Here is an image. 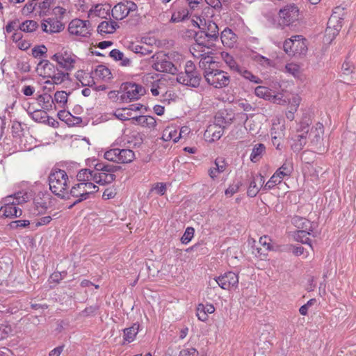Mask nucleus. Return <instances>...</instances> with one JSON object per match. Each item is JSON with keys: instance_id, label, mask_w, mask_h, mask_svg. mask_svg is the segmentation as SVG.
I'll return each mask as SVG.
<instances>
[{"instance_id": "nucleus-42", "label": "nucleus", "mask_w": 356, "mask_h": 356, "mask_svg": "<svg viewBox=\"0 0 356 356\" xmlns=\"http://www.w3.org/2000/svg\"><path fill=\"white\" fill-rule=\"evenodd\" d=\"M31 197V195L26 191H19L15 194L13 201L16 204H20L28 202Z\"/></svg>"}, {"instance_id": "nucleus-23", "label": "nucleus", "mask_w": 356, "mask_h": 356, "mask_svg": "<svg viewBox=\"0 0 356 356\" xmlns=\"http://www.w3.org/2000/svg\"><path fill=\"white\" fill-rule=\"evenodd\" d=\"M215 312V308L212 305H204L199 304L197 308V316L199 320L206 321L208 319L207 314H212Z\"/></svg>"}, {"instance_id": "nucleus-29", "label": "nucleus", "mask_w": 356, "mask_h": 356, "mask_svg": "<svg viewBox=\"0 0 356 356\" xmlns=\"http://www.w3.org/2000/svg\"><path fill=\"white\" fill-rule=\"evenodd\" d=\"M45 22L48 24L49 33H59L64 29V25L56 18H48Z\"/></svg>"}, {"instance_id": "nucleus-62", "label": "nucleus", "mask_w": 356, "mask_h": 356, "mask_svg": "<svg viewBox=\"0 0 356 356\" xmlns=\"http://www.w3.org/2000/svg\"><path fill=\"white\" fill-rule=\"evenodd\" d=\"M306 143L307 140L305 138H298L297 141L292 145V148L294 151L299 152L303 148Z\"/></svg>"}, {"instance_id": "nucleus-38", "label": "nucleus", "mask_w": 356, "mask_h": 356, "mask_svg": "<svg viewBox=\"0 0 356 356\" xmlns=\"http://www.w3.org/2000/svg\"><path fill=\"white\" fill-rule=\"evenodd\" d=\"M282 177L280 176L278 173L275 172L273 174V175L270 178V179L267 181V183L264 185L263 189L264 191L270 190L276 185L280 184L282 181Z\"/></svg>"}, {"instance_id": "nucleus-59", "label": "nucleus", "mask_w": 356, "mask_h": 356, "mask_svg": "<svg viewBox=\"0 0 356 356\" xmlns=\"http://www.w3.org/2000/svg\"><path fill=\"white\" fill-rule=\"evenodd\" d=\"M116 152H116L115 148L108 149L104 153V157L105 159H106L109 161H112V162H115V163H118V159H116V157H115Z\"/></svg>"}, {"instance_id": "nucleus-18", "label": "nucleus", "mask_w": 356, "mask_h": 356, "mask_svg": "<svg viewBox=\"0 0 356 356\" xmlns=\"http://www.w3.org/2000/svg\"><path fill=\"white\" fill-rule=\"evenodd\" d=\"M224 128L218 125H209L204 133V136L210 138V141L214 142L219 140L222 136Z\"/></svg>"}, {"instance_id": "nucleus-53", "label": "nucleus", "mask_w": 356, "mask_h": 356, "mask_svg": "<svg viewBox=\"0 0 356 356\" xmlns=\"http://www.w3.org/2000/svg\"><path fill=\"white\" fill-rule=\"evenodd\" d=\"M47 48L44 45L36 46L32 49V55L35 58H39L47 53Z\"/></svg>"}, {"instance_id": "nucleus-44", "label": "nucleus", "mask_w": 356, "mask_h": 356, "mask_svg": "<svg viewBox=\"0 0 356 356\" xmlns=\"http://www.w3.org/2000/svg\"><path fill=\"white\" fill-rule=\"evenodd\" d=\"M157 78H159V76L156 74H152L149 73L144 74L141 78L142 83L144 85L143 87H145L146 90L148 89L152 84L155 83V80Z\"/></svg>"}, {"instance_id": "nucleus-50", "label": "nucleus", "mask_w": 356, "mask_h": 356, "mask_svg": "<svg viewBox=\"0 0 356 356\" xmlns=\"http://www.w3.org/2000/svg\"><path fill=\"white\" fill-rule=\"evenodd\" d=\"M225 61L227 64L230 70L234 72H236L237 68L240 67V65L235 61V60L228 54H227L226 56L225 57Z\"/></svg>"}, {"instance_id": "nucleus-45", "label": "nucleus", "mask_w": 356, "mask_h": 356, "mask_svg": "<svg viewBox=\"0 0 356 356\" xmlns=\"http://www.w3.org/2000/svg\"><path fill=\"white\" fill-rule=\"evenodd\" d=\"M54 102L60 104L62 107L65 106L67 101V94L65 91H57L54 95Z\"/></svg>"}, {"instance_id": "nucleus-15", "label": "nucleus", "mask_w": 356, "mask_h": 356, "mask_svg": "<svg viewBox=\"0 0 356 356\" xmlns=\"http://www.w3.org/2000/svg\"><path fill=\"white\" fill-rule=\"evenodd\" d=\"M22 214V209L17 207L14 201L12 203L6 204L0 208V217L17 218L21 216Z\"/></svg>"}, {"instance_id": "nucleus-1", "label": "nucleus", "mask_w": 356, "mask_h": 356, "mask_svg": "<svg viewBox=\"0 0 356 356\" xmlns=\"http://www.w3.org/2000/svg\"><path fill=\"white\" fill-rule=\"evenodd\" d=\"M48 179L51 191L61 199L65 198L69 188V178L66 172L60 169H53Z\"/></svg>"}, {"instance_id": "nucleus-47", "label": "nucleus", "mask_w": 356, "mask_h": 356, "mask_svg": "<svg viewBox=\"0 0 356 356\" xmlns=\"http://www.w3.org/2000/svg\"><path fill=\"white\" fill-rule=\"evenodd\" d=\"M31 116L33 120L38 122H43L47 118V114L42 110H37L31 113Z\"/></svg>"}, {"instance_id": "nucleus-3", "label": "nucleus", "mask_w": 356, "mask_h": 356, "mask_svg": "<svg viewBox=\"0 0 356 356\" xmlns=\"http://www.w3.org/2000/svg\"><path fill=\"white\" fill-rule=\"evenodd\" d=\"M120 169V165L97 163L95 165V182L100 185L111 184L115 179L114 173Z\"/></svg>"}, {"instance_id": "nucleus-7", "label": "nucleus", "mask_w": 356, "mask_h": 356, "mask_svg": "<svg viewBox=\"0 0 356 356\" xmlns=\"http://www.w3.org/2000/svg\"><path fill=\"white\" fill-rule=\"evenodd\" d=\"M68 31L71 35L77 37H88L91 31L90 22L88 20L74 19L70 23Z\"/></svg>"}, {"instance_id": "nucleus-60", "label": "nucleus", "mask_w": 356, "mask_h": 356, "mask_svg": "<svg viewBox=\"0 0 356 356\" xmlns=\"http://www.w3.org/2000/svg\"><path fill=\"white\" fill-rule=\"evenodd\" d=\"M85 188H87L88 192V198L89 197V195L93 193H95L98 191L99 188L96 185H95L91 181L88 182H82Z\"/></svg>"}, {"instance_id": "nucleus-12", "label": "nucleus", "mask_w": 356, "mask_h": 356, "mask_svg": "<svg viewBox=\"0 0 356 356\" xmlns=\"http://www.w3.org/2000/svg\"><path fill=\"white\" fill-rule=\"evenodd\" d=\"M218 285L223 289L230 290L236 288L238 284V275L233 272H227L215 280Z\"/></svg>"}, {"instance_id": "nucleus-32", "label": "nucleus", "mask_w": 356, "mask_h": 356, "mask_svg": "<svg viewBox=\"0 0 356 356\" xmlns=\"http://www.w3.org/2000/svg\"><path fill=\"white\" fill-rule=\"evenodd\" d=\"M259 244L262 248H257V252L260 254H265V251H268L272 249L271 239L268 236H263L259 238Z\"/></svg>"}, {"instance_id": "nucleus-49", "label": "nucleus", "mask_w": 356, "mask_h": 356, "mask_svg": "<svg viewBox=\"0 0 356 356\" xmlns=\"http://www.w3.org/2000/svg\"><path fill=\"white\" fill-rule=\"evenodd\" d=\"M127 111V108L118 109L115 113V117L120 120H129V117L131 116V112H126Z\"/></svg>"}, {"instance_id": "nucleus-20", "label": "nucleus", "mask_w": 356, "mask_h": 356, "mask_svg": "<svg viewBox=\"0 0 356 356\" xmlns=\"http://www.w3.org/2000/svg\"><path fill=\"white\" fill-rule=\"evenodd\" d=\"M139 327H140V325L138 323H134L131 327L123 330L124 343H131L135 339V338L139 331Z\"/></svg>"}, {"instance_id": "nucleus-37", "label": "nucleus", "mask_w": 356, "mask_h": 356, "mask_svg": "<svg viewBox=\"0 0 356 356\" xmlns=\"http://www.w3.org/2000/svg\"><path fill=\"white\" fill-rule=\"evenodd\" d=\"M33 204L35 209L38 211L37 213H35L37 215L44 213L47 209V201L40 197V195H37L34 198Z\"/></svg>"}, {"instance_id": "nucleus-36", "label": "nucleus", "mask_w": 356, "mask_h": 356, "mask_svg": "<svg viewBox=\"0 0 356 356\" xmlns=\"http://www.w3.org/2000/svg\"><path fill=\"white\" fill-rule=\"evenodd\" d=\"M293 170V164L290 161H285L282 165L276 170V172L281 177L282 179L284 177H289L291 175Z\"/></svg>"}, {"instance_id": "nucleus-27", "label": "nucleus", "mask_w": 356, "mask_h": 356, "mask_svg": "<svg viewBox=\"0 0 356 356\" xmlns=\"http://www.w3.org/2000/svg\"><path fill=\"white\" fill-rule=\"evenodd\" d=\"M194 39L195 40V44L207 47V49L209 48L211 45V42H213L211 40H209L207 35L204 31L196 32L194 35Z\"/></svg>"}, {"instance_id": "nucleus-16", "label": "nucleus", "mask_w": 356, "mask_h": 356, "mask_svg": "<svg viewBox=\"0 0 356 356\" xmlns=\"http://www.w3.org/2000/svg\"><path fill=\"white\" fill-rule=\"evenodd\" d=\"M293 51L292 55H304L307 51V44L306 39L302 35H295L293 37Z\"/></svg>"}, {"instance_id": "nucleus-33", "label": "nucleus", "mask_w": 356, "mask_h": 356, "mask_svg": "<svg viewBox=\"0 0 356 356\" xmlns=\"http://www.w3.org/2000/svg\"><path fill=\"white\" fill-rule=\"evenodd\" d=\"M95 74L99 79L107 81L111 79V72L110 70L104 65H98L95 71Z\"/></svg>"}, {"instance_id": "nucleus-19", "label": "nucleus", "mask_w": 356, "mask_h": 356, "mask_svg": "<svg viewBox=\"0 0 356 356\" xmlns=\"http://www.w3.org/2000/svg\"><path fill=\"white\" fill-rule=\"evenodd\" d=\"M220 40L224 46L233 47L236 42V35L230 29L226 28L221 32Z\"/></svg>"}, {"instance_id": "nucleus-39", "label": "nucleus", "mask_w": 356, "mask_h": 356, "mask_svg": "<svg viewBox=\"0 0 356 356\" xmlns=\"http://www.w3.org/2000/svg\"><path fill=\"white\" fill-rule=\"evenodd\" d=\"M255 95L260 98L268 100L271 97V90L267 87L259 86L255 88Z\"/></svg>"}, {"instance_id": "nucleus-54", "label": "nucleus", "mask_w": 356, "mask_h": 356, "mask_svg": "<svg viewBox=\"0 0 356 356\" xmlns=\"http://www.w3.org/2000/svg\"><path fill=\"white\" fill-rule=\"evenodd\" d=\"M151 191L157 195H163L166 191V184L164 183H156L153 186Z\"/></svg>"}, {"instance_id": "nucleus-31", "label": "nucleus", "mask_w": 356, "mask_h": 356, "mask_svg": "<svg viewBox=\"0 0 356 356\" xmlns=\"http://www.w3.org/2000/svg\"><path fill=\"white\" fill-rule=\"evenodd\" d=\"M135 159L134 152L129 149H122V154L118 159V163H129Z\"/></svg>"}, {"instance_id": "nucleus-48", "label": "nucleus", "mask_w": 356, "mask_h": 356, "mask_svg": "<svg viewBox=\"0 0 356 356\" xmlns=\"http://www.w3.org/2000/svg\"><path fill=\"white\" fill-rule=\"evenodd\" d=\"M195 232L194 228L191 227H188L186 229L182 237L181 238V241L184 244H187L189 243L192 238L193 237Z\"/></svg>"}, {"instance_id": "nucleus-2", "label": "nucleus", "mask_w": 356, "mask_h": 356, "mask_svg": "<svg viewBox=\"0 0 356 356\" xmlns=\"http://www.w3.org/2000/svg\"><path fill=\"white\" fill-rule=\"evenodd\" d=\"M201 80V74L191 60L186 63L184 72H179L177 75V81L179 83L191 88L199 87Z\"/></svg>"}, {"instance_id": "nucleus-46", "label": "nucleus", "mask_w": 356, "mask_h": 356, "mask_svg": "<svg viewBox=\"0 0 356 356\" xmlns=\"http://www.w3.org/2000/svg\"><path fill=\"white\" fill-rule=\"evenodd\" d=\"M133 51L136 54L148 55L153 52V47L152 46L136 45L134 47Z\"/></svg>"}, {"instance_id": "nucleus-8", "label": "nucleus", "mask_w": 356, "mask_h": 356, "mask_svg": "<svg viewBox=\"0 0 356 356\" xmlns=\"http://www.w3.org/2000/svg\"><path fill=\"white\" fill-rule=\"evenodd\" d=\"M324 126L322 123L318 122L315 127L311 129L309 137L311 138V145L319 153H323L326 150L323 145Z\"/></svg>"}, {"instance_id": "nucleus-13", "label": "nucleus", "mask_w": 356, "mask_h": 356, "mask_svg": "<svg viewBox=\"0 0 356 356\" xmlns=\"http://www.w3.org/2000/svg\"><path fill=\"white\" fill-rule=\"evenodd\" d=\"M293 224L297 227L298 231L297 238L305 237L306 235H310L312 232V223L306 218L295 216L292 219Z\"/></svg>"}, {"instance_id": "nucleus-41", "label": "nucleus", "mask_w": 356, "mask_h": 356, "mask_svg": "<svg viewBox=\"0 0 356 356\" xmlns=\"http://www.w3.org/2000/svg\"><path fill=\"white\" fill-rule=\"evenodd\" d=\"M37 99L39 103H42V108L47 110H49L54 103L51 96L47 93L39 95Z\"/></svg>"}, {"instance_id": "nucleus-28", "label": "nucleus", "mask_w": 356, "mask_h": 356, "mask_svg": "<svg viewBox=\"0 0 356 356\" xmlns=\"http://www.w3.org/2000/svg\"><path fill=\"white\" fill-rule=\"evenodd\" d=\"M95 170H91L90 169H82L81 170L77 175V180L79 183L82 182H88V181H95Z\"/></svg>"}, {"instance_id": "nucleus-57", "label": "nucleus", "mask_w": 356, "mask_h": 356, "mask_svg": "<svg viewBox=\"0 0 356 356\" xmlns=\"http://www.w3.org/2000/svg\"><path fill=\"white\" fill-rule=\"evenodd\" d=\"M243 185L242 182L238 181L236 184L230 185L226 190H225V195L228 196H232L234 194L237 193L240 188V187Z\"/></svg>"}, {"instance_id": "nucleus-56", "label": "nucleus", "mask_w": 356, "mask_h": 356, "mask_svg": "<svg viewBox=\"0 0 356 356\" xmlns=\"http://www.w3.org/2000/svg\"><path fill=\"white\" fill-rule=\"evenodd\" d=\"M253 60L264 66H270L272 61L266 57L257 54L254 56Z\"/></svg>"}, {"instance_id": "nucleus-17", "label": "nucleus", "mask_w": 356, "mask_h": 356, "mask_svg": "<svg viewBox=\"0 0 356 356\" xmlns=\"http://www.w3.org/2000/svg\"><path fill=\"white\" fill-rule=\"evenodd\" d=\"M257 181L259 182L260 186H263L265 181L264 177L262 176L261 174H259L252 177V180L250 181L249 187L248 188V196L250 197H254L258 194L260 188L257 184Z\"/></svg>"}, {"instance_id": "nucleus-26", "label": "nucleus", "mask_w": 356, "mask_h": 356, "mask_svg": "<svg viewBox=\"0 0 356 356\" xmlns=\"http://www.w3.org/2000/svg\"><path fill=\"white\" fill-rule=\"evenodd\" d=\"M138 124L145 127L154 128L156 126V122L154 118L152 116L140 115L132 118Z\"/></svg>"}, {"instance_id": "nucleus-61", "label": "nucleus", "mask_w": 356, "mask_h": 356, "mask_svg": "<svg viewBox=\"0 0 356 356\" xmlns=\"http://www.w3.org/2000/svg\"><path fill=\"white\" fill-rule=\"evenodd\" d=\"M354 67L348 62L345 61L341 67L342 74L348 76L353 72Z\"/></svg>"}, {"instance_id": "nucleus-63", "label": "nucleus", "mask_w": 356, "mask_h": 356, "mask_svg": "<svg viewBox=\"0 0 356 356\" xmlns=\"http://www.w3.org/2000/svg\"><path fill=\"white\" fill-rule=\"evenodd\" d=\"M293 37H292V38L286 40L284 42V45H283L284 51L289 55H292L293 45Z\"/></svg>"}, {"instance_id": "nucleus-9", "label": "nucleus", "mask_w": 356, "mask_h": 356, "mask_svg": "<svg viewBox=\"0 0 356 356\" xmlns=\"http://www.w3.org/2000/svg\"><path fill=\"white\" fill-rule=\"evenodd\" d=\"M51 59L57 62L60 67L66 71H70L74 67L76 56L70 51H65L55 54L52 56Z\"/></svg>"}, {"instance_id": "nucleus-10", "label": "nucleus", "mask_w": 356, "mask_h": 356, "mask_svg": "<svg viewBox=\"0 0 356 356\" xmlns=\"http://www.w3.org/2000/svg\"><path fill=\"white\" fill-rule=\"evenodd\" d=\"M137 5L131 1H126L116 4L112 9V17L116 20H122L125 18L130 12L135 11Z\"/></svg>"}, {"instance_id": "nucleus-4", "label": "nucleus", "mask_w": 356, "mask_h": 356, "mask_svg": "<svg viewBox=\"0 0 356 356\" xmlns=\"http://www.w3.org/2000/svg\"><path fill=\"white\" fill-rule=\"evenodd\" d=\"M207 83L217 89L226 88L229 85L231 79L227 72L218 69L204 71Z\"/></svg>"}, {"instance_id": "nucleus-24", "label": "nucleus", "mask_w": 356, "mask_h": 356, "mask_svg": "<svg viewBox=\"0 0 356 356\" xmlns=\"http://www.w3.org/2000/svg\"><path fill=\"white\" fill-rule=\"evenodd\" d=\"M181 138V132H179L174 127H166L162 134V139L164 141L173 140L174 143H177Z\"/></svg>"}, {"instance_id": "nucleus-55", "label": "nucleus", "mask_w": 356, "mask_h": 356, "mask_svg": "<svg viewBox=\"0 0 356 356\" xmlns=\"http://www.w3.org/2000/svg\"><path fill=\"white\" fill-rule=\"evenodd\" d=\"M99 307L97 305H91L90 307H86L81 312V315L84 317L90 316L94 315L97 311L99 309Z\"/></svg>"}, {"instance_id": "nucleus-22", "label": "nucleus", "mask_w": 356, "mask_h": 356, "mask_svg": "<svg viewBox=\"0 0 356 356\" xmlns=\"http://www.w3.org/2000/svg\"><path fill=\"white\" fill-rule=\"evenodd\" d=\"M118 27L115 22L103 21L99 24L97 31L100 34H111L114 33Z\"/></svg>"}, {"instance_id": "nucleus-14", "label": "nucleus", "mask_w": 356, "mask_h": 356, "mask_svg": "<svg viewBox=\"0 0 356 356\" xmlns=\"http://www.w3.org/2000/svg\"><path fill=\"white\" fill-rule=\"evenodd\" d=\"M87 188H85L83 183H79L74 186L72 187L70 191V195L73 197L77 198L72 204H71L69 208H72L75 204L82 202L88 199V192Z\"/></svg>"}, {"instance_id": "nucleus-52", "label": "nucleus", "mask_w": 356, "mask_h": 356, "mask_svg": "<svg viewBox=\"0 0 356 356\" xmlns=\"http://www.w3.org/2000/svg\"><path fill=\"white\" fill-rule=\"evenodd\" d=\"M30 225V221L28 220H17L10 222V225L13 229L25 228Z\"/></svg>"}, {"instance_id": "nucleus-25", "label": "nucleus", "mask_w": 356, "mask_h": 356, "mask_svg": "<svg viewBox=\"0 0 356 356\" xmlns=\"http://www.w3.org/2000/svg\"><path fill=\"white\" fill-rule=\"evenodd\" d=\"M206 26H207V29L206 30L204 31L206 32V34L207 35V38H209V40H211L212 42L213 41H216V40H218V36H219V33H218V27L217 26V24L211 21V20H209L207 23H206Z\"/></svg>"}, {"instance_id": "nucleus-5", "label": "nucleus", "mask_w": 356, "mask_h": 356, "mask_svg": "<svg viewBox=\"0 0 356 356\" xmlns=\"http://www.w3.org/2000/svg\"><path fill=\"white\" fill-rule=\"evenodd\" d=\"M151 59L153 62L152 67L157 72L176 74L178 72L177 67L171 62L166 55L163 53L154 54Z\"/></svg>"}, {"instance_id": "nucleus-21", "label": "nucleus", "mask_w": 356, "mask_h": 356, "mask_svg": "<svg viewBox=\"0 0 356 356\" xmlns=\"http://www.w3.org/2000/svg\"><path fill=\"white\" fill-rule=\"evenodd\" d=\"M38 70H41V75L51 77L55 72L54 65L47 60H41L38 65Z\"/></svg>"}, {"instance_id": "nucleus-40", "label": "nucleus", "mask_w": 356, "mask_h": 356, "mask_svg": "<svg viewBox=\"0 0 356 356\" xmlns=\"http://www.w3.org/2000/svg\"><path fill=\"white\" fill-rule=\"evenodd\" d=\"M50 78L54 84H60L65 80L69 79L70 74L68 72H63L58 70L57 72L55 71L54 74Z\"/></svg>"}, {"instance_id": "nucleus-6", "label": "nucleus", "mask_w": 356, "mask_h": 356, "mask_svg": "<svg viewBox=\"0 0 356 356\" xmlns=\"http://www.w3.org/2000/svg\"><path fill=\"white\" fill-rule=\"evenodd\" d=\"M147 92L145 87L135 83H125L123 85V93L120 99L123 102H129L138 100Z\"/></svg>"}, {"instance_id": "nucleus-64", "label": "nucleus", "mask_w": 356, "mask_h": 356, "mask_svg": "<svg viewBox=\"0 0 356 356\" xmlns=\"http://www.w3.org/2000/svg\"><path fill=\"white\" fill-rule=\"evenodd\" d=\"M52 218L50 216H44L42 218H40L35 222V227L37 228L40 226L46 225H48L51 221Z\"/></svg>"}, {"instance_id": "nucleus-58", "label": "nucleus", "mask_w": 356, "mask_h": 356, "mask_svg": "<svg viewBox=\"0 0 356 356\" xmlns=\"http://www.w3.org/2000/svg\"><path fill=\"white\" fill-rule=\"evenodd\" d=\"M161 84H162V81L159 78H157L155 80V83H154L149 87V88H150V91L153 96H157L159 95V90L160 89V88H161L160 86Z\"/></svg>"}, {"instance_id": "nucleus-43", "label": "nucleus", "mask_w": 356, "mask_h": 356, "mask_svg": "<svg viewBox=\"0 0 356 356\" xmlns=\"http://www.w3.org/2000/svg\"><path fill=\"white\" fill-rule=\"evenodd\" d=\"M190 52L195 58L200 59L204 55H206L207 51H206L204 47L193 44L190 48Z\"/></svg>"}, {"instance_id": "nucleus-30", "label": "nucleus", "mask_w": 356, "mask_h": 356, "mask_svg": "<svg viewBox=\"0 0 356 356\" xmlns=\"http://www.w3.org/2000/svg\"><path fill=\"white\" fill-rule=\"evenodd\" d=\"M266 147L262 143L256 144L252 151L250 159L252 162L258 161L265 152Z\"/></svg>"}, {"instance_id": "nucleus-35", "label": "nucleus", "mask_w": 356, "mask_h": 356, "mask_svg": "<svg viewBox=\"0 0 356 356\" xmlns=\"http://www.w3.org/2000/svg\"><path fill=\"white\" fill-rule=\"evenodd\" d=\"M211 54V51L207 50V53H206V55H204L202 57L200 58L199 67L203 69L204 71L212 70L209 67L207 68V66L214 63Z\"/></svg>"}, {"instance_id": "nucleus-51", "label": "nucleus", "mask_w": 356, "mask_h": 356, "mask_svg": "<svg viewBox=\"0 0 356 356\" xmlns=\"http://www.w3.org/2000/svg\"><path fill=\"white\" fill-rule=\"evenodd\" d=\"M79 81L83 86L92 87L95 84L93 77L89 74H85Z\"/></svg>"}, {"instance_id": "nucleus-11", "label": "nucleus", "mask_w": 356, "mask_h": 356, "mask_svg": "<svg viewBox=\"0 0 356 356\" xmlns=\"http://www.w3.org/2000/svg\"><path fill=\"white\" fill-rule=\"evenodd\" d=\"M299 10L295 4L287 5L279 12L281 23L284 26H289L298 18Z\"/></svg>"}, {"instance_id": "nucleus-34", "label": "nucleus", "mask_w": 356, "mask_h": 356, "mask_svg": "<svg viewBox=\"0 0 356 356\" xmlns=\"http://www.w3.org/2000/svg\"><path fill=\"white\" fill-rule=\"evenodd\" d=\"M38 28V24L34 20H26L19 26V29L26 33H32Z\"/></svg>"}]
</instances>
